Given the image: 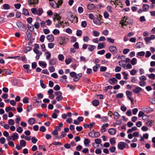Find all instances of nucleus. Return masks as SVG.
Listing matches in <instances>:
<instances>
[{
  "instance_id": "obj_6",
  "label": "nucleus",
  "mask_w": 155,
  "mask_h": 155,
  "mask_svg": "<svg viewBox=\"0 0 155 155\" xmlns=\"http://www.w3.org/2000/svg\"><path fill=\"white\" fill-rule=\"evenodd\" d=\"M117 82V80L115 78H110L109 80V83L112 85H114L116 84Z\"/></svg>"
},
{
  "instance_id": "obj_61",
  "label": "nucleus",
  "mask_w": 155,
  "mask_h": 155,
  "mask_svg": "<svg viewBox=\"0 0 155 155\" xmlns=\"http://www.w3.org/2000/svg\"><path fill=\"white\" fill-rule=\"evenodd\" d=\"M23 130L21 127H19L17 129L16 131L19 133H21Z\"/></svg>"
},
{
  "instance_id": "obj_59",
  "label": "nucleus",
  "mask_w": 155,
  "mask_h": 155,
  "mask_svg": "<svg viewBox=\"0 0 155 155\" xmlns=\"http://www.w3.org/2000/svg\"><path fill=\"white\" fill-rule=\"evenodd\" d=\"M82 31L81 30H78L76 32V35L78 36H80L81 35Z\"/></svg>"
},
{
  "instance_id": "obj_33",
  "label": "nucleus",
  "mask_w": 155,
  "mask_h": 155,
  "mask_svg": "<svg viewBox=\"0 0 155 155\" xmlns=\"http://www.w3.org/2000/svg\"><path fill=\"white\" fill-rule=\"evenodd\" d=\"M97 48L98 49H102L104 48V44L103 43H101L98 44Z\"/></svg>"
},
{
  "instance_id": "obj_34",
  "label": "nucleus",
  "mask_w": 155,
  "mask_h": 155,
  "mask_svg": "<svg viewBox=\"0 0 155 155\" xmlns=\"http://www.w3.org/2000/svg\"><path fill=\"white\" fill-rule=\"evenodd\" d=\"M90 140L88 138L85 139L84 141V145L86 146H88V145L90 142Z\"/></svg>"
},
{
  "instance_id": "obj_44",
  "label": "nucleus",
  "mask_w": 155,
  "mask_h": 155,
  "mask_svg": "<svg viewBox=\"0 0 155 155\" xmlns=\"http://www.w3.org/2000/svg\"><path fill=\"white\" fill-rule=\"evenodd\" d=\"M146 82L144 81H140L139 82V85L141 87H144L146 85Z\"/></svg>"
},
{
  "instance_id": "obj_48",
  "label": "nucleus",
  "mask_w": 155,
  "mask_h": 155,
  "mask_svg": "<svg viewBox=\"0 0 155 155\" xmlns=\"http://www.w3.org/2000/svg\"><path fill=\"white\" fill-rule=\"evenodd\" d=\"M95 143L96 144H101V140L100 139H96L94 140Z\"/></svg>"
},
{
  "instance_id": "obj_32",
  "label": "nucleus",
  "mask_w": 155,
  "mask_h": 155,
  "mask_svg": "<svg viewBox=\"0 0 155 155\" xmlns=\"http://www.w3.org/2000/svg\"><path fill=\"white\" fill-rule=\"evenodd\" d=\"M93 105L95 106H98L99 104V101L98 100H95L92 102Z\"/></svg>"
},
{
  "instance_id": "obj_26",
  "label": "nucleus",
  "mask_w": 155,
  "mask_h": 155,
  "mask_svg": "<svg viewBox=\"0 0 155 155\" xmlns=\"http://www.w3.org/2000/svg\"><path fill=\"white\" fill-rule=\"evenodd\" d=\"M54 16L55 17L54 18H56L57 20L58 21H60L61 19V17L59 15V14L55 13L54 14Z\"/></svg>"
},
{
  "instance_id": "obj_18",
  "label": "nucleus",
  "mask_w": 155,
  "mask_h": 155,
  "mask_svg": "<svg viewBox=\"0 0 155 155\" xmlns=\"http://www.w3.org/2000/svg\"><path fill=\"white\" fill-rule=\"evenodd\" d=\"M142 90V89L139 87H137L135 89L133 90V91L136 93H138L140 92Z\"/></svg>"
},
{
  "instance_id": "obj_36",
  "label": "nucleus",
  "mask_w": 155,
  "mask_h": 155,
  "mask_svg": "<svg viewBox=\"0 0 155 155\" xmlns=\"http://www.w3.org/2000/svg\"><path fill=\"white\" fill-rule=\"evenodd\" d=\"M114 119L116 120L118 119L119 116H120L118 113L117 112H115L114 113Z\"/></svg>"
},
{
  "instance_id": "obj_9",
  "label": "nucleus",
  "mask_w": 155,
  "mask_h": 155,
  "mask_svg": "<svg viewBox=\"0 0 155 155\" xmlns=\"http://www.w3.org/2000/svg\"><path fill=\"white\" fill-rule=\"evenodd\" d=\"M31 35V33L30 31L27 30L26 32L25 39L27 40H28Z\"/></svg>"
},
{
  "instance_id": "obj_22",
  "label": "nucleus",
  "mask_w": 155,
  "mask_h": 155,
  "mask_svg": "<svg viewBox=\"0 0 155 155\" xmlns=\"http://www.w3.org/2000/svg\"><path fill=\"white\" fill-rule=\"evenodd\" d=\"M68 18L71 21V22H73L74 19H76L77 20H78V18L76 17H74L73 15H71L68 17Z\"/></svg>"
},
{
  "instance_id": "obj_52",
  "label": "nucleus",
  "mask_w": 155,
  "mask_h": 155,
  "mask_svg": "<svg viewBox=\"0 0 155 155\" xmlns=\"http://www.w3.org/2000/svg\"><path fill=\"white\" fill-rule=\"evenodd\" d=\"M63 99V97L62 95H59L58 96H57L56 97V99L58 101H60L62 100Z\"/></svg>"
},
{
  "instance_id": "obj_50",
  "label": "nucleus",
  "mask_w": 155,
  "mask_h": 155,
  "mask_svg": "<svg viewBox=\"0 0 155 155\" xmlns=\"http://www.w3.org/2000/svg\"><path fill=\"white\" fill-rule=\"evenodd\" d=\"M58 59L60 61H62L63 60L64 57V56L62 54H59L58 56Z\"/></svg>"
},
{
  "instance_id": "obj_39",
  "label": "nucleus",
  "mask_w": 155,
  "mask_h": 155,
  "mask_svg": "<svg viewBox=\"0 0 155 155\" xmlns=\"http://www.w3.org/2000/svg\"><path fill=\"white\" fill-rule=\"evenodd\" d=\"M39 64L40 66H43L44 68H45L47 66L46 63L43 61H40L39 62Z\"/></svg>"
},
{
  "instance_id": "obj_43",
  "label": "nucleus",
  "mask_w": 155,
  "mask_h": 155,
  "mask_svg": "<svg viewBox=\"0 0 155 155\" xmlns=\"http://www.w3.org/2000/svg\"><path fill=\"white\" fill-rule=\"evenodd\" d=\"M122 74L124 75V78L125 80H127L128 79V74L125 72H123L122 73Z\"/></svg>"
},
{
  "instance_id": "obj_49",
  "label": "nucleus",
  "mask_w": 155,
  "mask_h": 155,
  "mask_svg": "<svg viewBox=\"0 0 155 155\" xmlns=\"http://www.w3.org/2000/svg\"><path fill=\"white\" fill-rule=\"evenodd\" d=\"M3 8L4 9H10L9 5L7 4H5L3 5Z\"/></svg>"
},
{
  "instance_id": "obj_46",
  "label": "nucleus",
  "mask_w": 155,
  "mask_h": 155,
  "mask_svg": "<svg viewBox=\"0 0 155 155\" xmlns=\"http://www.w3.org/2000/svg\"><path fill=\"white\" fill-rule=\"evenodd\" d=\"M116 97L117 98H122L124 97V94L122 93H118L116 95Z\"/></svg>"
},
{
  "instance_id": "obj_11",
  "label": "nucleus",
  "mask_w": 155,
  "mask_h": 155,
  "mask_svg": "<svg viewBox=\"0 0 155 155\" xmlns=\"http://www.w3.org/2000/svg\"><path fill=\"white\" fill-rule=\"evenodd\" d=\"M67 76L66 75H63L60 78V80L63 83H66L67 82Z\"/></svg>"
},
{
  "instance_id": "obj_30",
  "label": "nucleus",
  "mask_w": 155,
  "mask_h": 155,
  "mask_svg": "<svg viewBox=\"0 0 155 155\" xmlns=\"http://www.w3.org/2000/svg\"><path fill=\"white\" fill-rule=\"evenodd\" d=\"M95 48V46L92 45H89V46L88 48V51H92L94 50V49Z\"/></svg>"
},
{
  "instance_id": "obj_2",
  "label": "nucleus",
  "mask_w": 155,
  "mask_h": 155,
  "mask_svg": "<svg viewBox=\"0 0 155 155\" xmlns=\"http://www.w3.org/2000/svg\"><path fill=\"white\" fill-rule=\"evenodd\" d=\"M51 5L54 8H58L62 3V0H49Z\"/></svg>"
},
{
  "instance_id": "obj_31",
  "label": "nucleus",
  "mask_w": 155,
  "mask_h": 155,
  "mask_svg": "<svg viewBox=\"0 0 155 155\" xmlns=\"http://www.w3.org/2000/svg\"><path fill=\"white\" fill-rule=\"evenodd\" d=\"M26 141L23 140H21L20 142V145L23 147H25L26 145Z\"/></svg>"
},
{
  "instance_id": "obj_19",
  "label": "nucleus",
  "mask_w": 155,
  "mask_h": 155,
  "mask_svg": "<svg viewBox=\"0 0 155 155\" xmlns=\"http://www.w3.org/2000/svg\"><path fill=\"white\" fill-rule=\"evenodd\" d=\"M65 38L64 37H60L59 38V43L60 45H62L64 44V43H65L64 41Z\"/></svg>"
},
{
  "instance_id": "obj_17",
  "label": "nucleus",
  "mask_w": 155,
  "mask_h": 155,
  "mask_svg": "<svg viewBox=\"0 0 155 155\" xmlns=\"http://www.w3.org/2000/svg\"><path fill=\"white\" fill-rule=\"evenodd\" d=\"M94 22L98 25H101V23H102L99 19L97 18H95L93 20Z\"/></svg>"
},
{
  "instance_id": "obj_62",
  "label": "nucleus",
  "mask_w": 155,
  "mask_h": 155,
  "mask_svg": "<svg viewBox=\"0 0 155 155\" xmlns=\"http://www.w3.org/2000/svg\"><path fill=\"white\" fill-rule=\"evenodd\" d=\"M8 124L11 125H13L15 124V122L13 120L10 119L8 121Z\"/></svg>"
},
{
  "instance_id": "obj_35",
  "label": "nucleus",
  "mask_w": 155,
  "mask_h": 155,
  "mask_svg": "<svg viewBox=\"0 0 155 155\" xmlns=\"http://www.w3.org/2000/svg\"><path fill=\"white\" fill-rule=\"evenodd\" d=\"M126 94L127 96V98L131 97L132 95V92L129 91H126Z\"/></svg>"
},
{
  "instance_id": "obj_38",
  "label": "nucleus",
  "mask_w": 155,
  "mask_h": 155,
  "mask_svg": "<svg viewBox=\"0 0 155 155\" xmlns=\"http://www.w3.org/2000/svg\"><path fill=\"white\" fill-rule=\"evenodd\" d=\"M60 31L56 29H54L52 31V33L55 35H57L59 34Z\"/></svg>"
},
{
  "instance_id": "obj_29",
  "label": "nucleus",
  "mask_w": 155,
  "mask_h": 155,
  "mask_svg": "<svg viewBox=\"0 0 155 155\" xmlns=\"http://www.w3.org/2000/svg\"><path fill=\"white\" fill-rule=\"evenodd\" d=\"M32 100L35 101V102L33 103L34 104H35L36 103H40L41 102V101L39 100H38L37 97H33L32 98Z\"/></svg>"
},
{
  "instance_id": "obj_54",
  "label": "nucleus",
  "mask_w": 155,
  "mask_h": 155,
  "mask_svg": "<svg viewBox=\"0 0 155 155\" xmlns=\"http://www.w3.org/2000/svg\"><path fill=\"white\" fill-rule=\"evenodd\" d=\"M93 33L94 36L95 37H98L100 35V33L97 31H93Z\"/></svg>"
},
{
  "instance_id": "obj_37",
  "label": "nucleus",
  "mask_w": 155,
  "mask_h": 155,
  "mask_svg": "<svg viewBox=\"0 0 155 155\" xmlns=\"http://www.w3.org/2000/svg\"><path fill=\"white\" fill-rule=\"evenodd\" d=\"M147 76H148L149 78L152 80H154L155 78V75L154 74L152 73L149 75L147 74Z\"/></svg>"
},
{
  "instance_id": "obj_40",
  "label": "nucleus",
  "mask_w": 155,
  "mask_h": 155,
  "mask_svg": "<svg viewBox=\"0 0 155 155\" xmlns=\"http://www.w3.org/2000/svg\"><path fill=\"white\" fill-rule=\"evenodd\" d=\"M80 60L81 61H83L84 62H86L88 60V59H87L84 56H81L80 57Z\"/></svg>"
},
{
  "instance_id": "obj_7",
  "label": "nucleus",
  "mask_w": 155,
  "mask_h": 155,
  "mask_svg": "<svg viewBox=\"0 0 155 155\" xmlns=\"http://www.w3.org/2000/svg\"><path fill=\"white\" fill-rule=\"evenodd\" d=\"M47 39L49 41V42H52L54 40V35L52 34L46 36Z\"/></svg>"
},
{
  "instance_id": "obj_51",
  "label": "nucleus",
  "mask_w": 155,
  "mask_h": 155,
  "mask_svg": "<svg viewBox=\"0 0 155 155\" xmlns=\"http://www.w3.org/2000/svg\"><path fill=\"white\" fill-rule=\"evenodd\" d=\"M31 49L32 48L31 47L29 46L25 48V53H27L28 52L30 51Z\"/></svg>"
},
{
  "instance_id": "obj_21",
  "label": "nucleus",
  "mask_w": 155,
  "mask_h": 155,
  "mask_svg": "<svg viewBox=\"0 0 155 155\" xmlns=\"http://www.w3.org/2000/svg\"><path fill=\"white\" fill-rule=\"evenodd\" d=\"M36 121L35 119L33 118H31L29 119L28 121V123L31 124L32 125L35 123Z\"/></svg>"
},
{
  "instance_id": "obj_56",
  "label": "nucleus",
  "mask_w": 155,
  "mask_h": 155,
  "mask_svg": "<svg viewBox=\"0 0 155 155\" xmlns=\"http://www.w3.org/2000/svg\"><path fill=\"white\" fill-rule=\"evenodd\" d=\"M72 61V59L71 58H68L65 60V62L66 64H69Z\"/></svg>"
},
{
  "instance_id": "obj_41",
  "label": "nucleus",
  "mask_w": 155,
  "mask_h": 155,
  "mask_svg": "<svg viewBox=\"0 0 155 155\" xmlns=\"http://www.w3.org/2000/svg\"><path fill=\"white\" fill-rule=\"evenodd\" d=\"M34 26L35 28L38 29L39 28L40 26L39 23L38 22H36L35 23Z\"/></svg>"
},
{
  "instance_id": "obj_64",
  "label": "nucleus",
  "mask_w": 155,
  "mask_h": 155,
  "mask_svg": "<svg viewBox=\"0 0 155 155\" xmlns=\"http://www.w3.org/2000/svg\"><path fill=\"white\" fill-rule=\"evenodd\" d=\"M107 68L105 66H102L100 68V71L101 72L105 71L107 70Z\"/></svg>"
},
{
  "instance_id": "obj_1",
  "label": "nucleus",
  "mask_w": 155,
  "mask_h": 155,
  "mask_svg": "<svg viewBox=\"0 0 155 155\" xmlns=\"http://www.w3.org/2000/svg\"><path fill=\"white\" fill-rule=\"evenodd\" d=\"M132 21L129 18H125V17H123L120 21V24H121L122 26H129V28H130V26L132 25Z\"/></svg>"
},
{
  "instance_id": "obj_3",
  "label": "nucleus",
  "mask_w": 155,
  "mask_h": 155,
  "mask_svg": "<svg viewBox=\"0 0 155 155\" xmlns=\"http://www.w3.org/2000/svg\"><path fill=\"white\" fill-rule=\"evenodd\" d=\"M118 147L121 150H123L126 147V143L123 142H119L117 144Z\"/></svg>"
},
{
  "instance_id": "obj_20",
  "label": "nucleus",
  "mask_w": 155,
  "mask_h": 155,
  "mask_svg": "<svg viewBox=\"0 0 155 155\" xmlns=\"http://www.w3.org/2000/svg\"><path fill=\"white\" fill-rule=\"evenodd\" d=\"M56 61L54 58L51 59L49 62V64L51 65H54L56 64Z\"/></svg>"
},
{
  "instance_id": "obj_58",
  "label": "nucleus",
  "mask_w": 155,
  "mask_h": 155,
  "mask_svg": "<svg viewBox=\"0 0 155 155\" xmlns=\"http://www.w3.org/2000/svg\"><path fill=\"white\" fill-rule=\"evenodd\" d=\"M112 86L111 85H109L107 86H106L105 87V89H104V91L105 92H107V91L109 89H112Z\"/></svg>"
},
{
  "instance_id": "obj_4",
  "label": "nucleus",
  "mask_w": 155,
  "mask_h": 155,
  "mask_svg": "<svg viewBox=\"0 0 155 155\" xmlns=\"http://www.w3.org/2000/svg\"><path fill=\"white\" fill-rule=\"evenodd\" d=\"M17 25L18 28L22 31H25L26 30V28L25 25L21 22H18Z\"/></svg>"
},
{
  "instance_id": "obj_13",
  "label": "nucleus",
  "mask_w": 155,
  "mask_h": 155,
  "mask_svg": "<svg viewBox=\"0 0 155 155\" xmlns=\"http://www.w3.org/2000/svg\"><path fill=\"white\" fill-rule=\"evenodd\" d=\"M12 140H17L18 138V133H15L12 134L11 135Z\"/></svg>"
},
{
  "instance_id": "obj_5",
  "label": "nucleus",
  "mask_w": 155,
  "mask_h": 155,
  "mask_svg": "<svg viewBox=\"0 0 155 155\" xmlns=\"http://www.w3.org/2000/svg\"><path fill=\"white\" fill-rule=\"evenodd\" d=\"M109 50L111 53L113 54L116 53L117 51V49L116 47L113 46H110L109 47Z\"/></svg>"
},
{
  "instance_id": "obj_63",
  "label": "nucleus",
  "mask_w": 155,
  "mask_h": 155,
  "mask_svg": "<svg viewBox=\"0 0 155 155\" xmlns=\"http://www.w3.org/2000/svg\"><path fill=\"white\" fill-rule=\"evenodd\" d=\"M143 10H148L149 8V6L147 4L144 5L143 6Z\"/></svg>"
},
{
  "instance_id": "obj_60",
  "label": "nucleus",
  "mask_w": 155,
  "mask_h": 155,
  "mask_svg": "<svg viewBox=\"0 0 155 155\" xmlns=\"http://www.w3.org/2000/svg\"><path fill=\"white\" fill-rule=\"evenodd\" d=\"M5 72L8 74H11L12 72H11L8 69H5Z\"/></svg>"
},
{
  "instance_id": "obj_45",
  "label": "nucleus",
  "mask_w": 155,
  "mask_h": 155,
  "mask_svg": "<svg viewBox=\"0 0 155 155\" xmlns=\"http://www.w3.org/2000/svg\"><path fill=\"white\" fill-rule=\"evenodd\" d=\"M54 44L52 43H49L48 44V47L50 49L53 48L54 47Z\"/></svg>"
},
{
  "instance_id": "obj_23",
  "label": "nucleus",
  "mask_w": 155,
  "mask_h": 155,
  "mask_svg": "<svg viewBox=\"0 0 155 155\" xmlns=\"http://www.w3.org/2000/svg\"><path fill=\"white\" fill-rule=\"evenodd\" d=\"M45 54L46 56V59L48 60H49L51 58V54L48 51L45 52Z\"/></svg>"
},
{
  "instance_id": "obj_16",
  "label": "nucleus",
  "mask_w": 155,
  "mask_h": 155,
  "mask_svg": "<svg viewBox=\"0 0 155 155\" xmlns=\"http://www.w3.org/2000/svg\"><path fill=\"white\" fill-rule=\"evenodd\" d=\"M108 124H104L102 126V128L101 129V130L102 132H105L106 131V129L105 128L107 127L108 126Z\"/></svg>"
},
{
  "instance_id": "obj_24",
  "label": "nucleus",
  "mask_w": 155,
  "mask_h": 155,
  "mask_svg": "<svg viewBox=\"0 0 155 155\" xmlns=\"http://www.w3.org/2000/svg\"><path fill=\"white\" fill-rule=\"evenodd\" d=\"M119 65L121 66L125 67L126 65V63L125 62L124 60H121L118 62Z\"/></svg>"
},
{
  "instance_id": "obj_42",
  "label": "nucleus",
  "mask_w": 155,
  "mask_h": 155,
  "mask_svg": "<svg viewBox=\"0 0 155 155\" xmlns=\"http://www.w3.org/2000/svg\"><path fill=\"white\" fill-rule=\"evenodd\" d=\"M110 142L111 145H114L115 143V140L114 138L110 139Z\"/></svg>"
},
{
  "instance_id": "obj_15",
  "label": "nucleus",
  "mask_w": 155,
  "mask_h": 155,
  "mask_svg": "<svg viewBox=\"0 0 155 155\" xmlns=\"http://www.w3.org/2000/svg\"><path fill=\"white\" fill-rule=\"evenodd\" d=\"M108 132L111 135H113L116 132V130L114 129L113 128H110L108 130Z\"/></svg>"
},
{
  "instance_id": "obj_25",
  "label": "nucleus",
  "mask_w": 155,
  "mask_h": 155,
  "mask_svg": "<svg viewBox=\"0 0 155 155\" xmlns=\"http://www.w3.org/2000/svg\"><path fill=\"white\" fill-rule=\"evenodd\" d=\"M29 2L30 5H34L38 3V0H30Z\"/></svg>"
},
{
  "instance_id": "obj_27",
  "label": "nucleus",
  "mask_w": 155,
  "mask_h": 155,
  "mask_svg": "<svg viewBox=\"0 0 155 155\" xmlns=\"http://www.w3.org/2000/svg\"><path fill=\"white\" fill-rule=\"evenodd\" d=\"M143 110L147 113H149L152 111V109L150 108L144 107L142 108Z\"/></svg>"
},
{
  "instance_id": "obj_10",
  "label": "nucleus",
  "mask_w": 155,
  "mask_h": 155,
  "mask_svg": "<svg viewBox=\"0 0 155 155\" xmlns=\"http://www.w3.org/2000/svg\"><path fill=\"white\" fill-rule=\"evenodd\" d=\"M95 124L94 122H92L89 124H84V128H87V127L91 128L93 127V126Z\"/></svg>"
},
{
  "instance_id": "obj_12",
  "label": "nucleus",
  "mask_w": 155,
  "mask_h": 155,
  "mask_svg": "<svg viewBox=\"0 0 155 155\" xmlns=\"http://www.w3.org/2000/svg\"><path fill=\"white\" fill-rule=\"evenodd\" d=\"M154 121L153 120H149L146 122L145 124L148 127H151L154 124Z\"/></svg>"
},
{
  "instance_id": "obj_55",
  "label": "nucleus",
  "mask_w": 155,
  "mask_h": 155,
  "mask_svg": "<svg viewBox=\"0 0 155 155\" xmlns=\"http://www.w3.org/2000/svg\"><path fill=\"white\" fill-rule=\"evenodd\" d=\"M45 38V35H41L39 39L40 41L42 42H43L44 41Z\"/></svg>"
},
{
  "instance_id": "obj_14",
  "label": "nucleus",
  "mask_w": 155,
  "mask_h": 155,
  "mask_svg": "<svg viewBox=\"0 0 155 155\" xmlns=\"http://www.w3.org/2000/svg\"><path fill=\"white\" fill-rule=\"evenodd\" d=\"M66 135V134L64 131H62L61 132V136H56L55 139H61L62 137H64Z\"/></svg>"
},
{
  "instance_id": "obj_47",
  "label": "nucleus",
  "mask_w": 155,
  "mask_h": 155,
  "mask_svg": "<svg viewBox=\"0 0 155 155\" xmlns=\"http://www.w3.org/2000/svg\"><path fill=\"white\" fill-rule=\"evenodd\" d=\"M40 82L41 86V87L43 88H45L46 87V86L45 84H44L43 80H40Z\"/></svg>"
},
{
  "instance_id": "obj_53",
  "label": "nucleus",
  "mask_w": 155,
  "mask_h": 155,
  "mask_svg": "<svg viewBox=\"0 0 155 155\" xmlns=\"http://www.w3.org/2000/svg\"><path fill=\"white\" fill-rule=\"evenodd\" d=\"M83 40L84 41L87 42L89 40L90 38L87 36H84L83 37Z\"/></svg>"
},
{
  "instance_id": "obj_57",
  "label": "nucleus",
  "mask_w": 155,
  "mask_h": 155,
  "mask_svg": "<svg viewBox=\"0 0 155 155\" xmlns=\"http://www.w3.org/2000/svg\"><path fill=\"white\" fill-rule=\"evenodd\" d=\"M31 140L33 143H35L38 140L35 137H33L31 138Z\"/></svg>"
},
{
  "instance_id": "obj_8",
  "label": "nucleus",
  "mask_w": 155,
  "mask_h": 155,
  "mask_svg": "<svg viewBox=\"0 0 155 155\" xmlns=\"http://www.w3.org/2000/svg\"><path fill=\"white\" fill-rule=\"evenodd\" d=\"M32 13L34 15H41L43 13V10H31Z\"/></svg>"
},
{
  "instance_id": "obj_28",
  "label": "nucleus",
  "mask_w": 155,
  "mask_h": 155,
  "mask_svg": "<svg viewBox=\"0 0 155 155\" xmlns=\"http://www.w3.org/2000/svg\"><path fill=\"white\" fill-rule=\"evenodd\" d=\"M130 62L132 65H134L137 63V60L135 58H133L132 59Z\"/></svg>"
}]
</instances>
